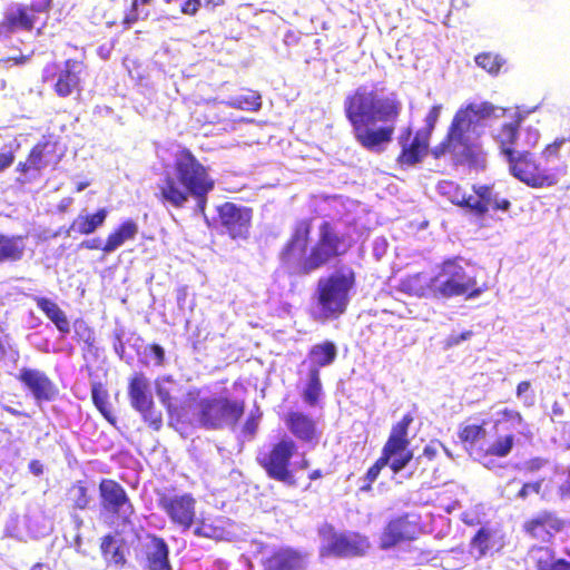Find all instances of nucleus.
<instances>
[{"mask_svg": "<svg viewBox=\"0 0 570 570\" xmlns=\"http://www.w3.org/2000/svg\"><path fill=\"white\" fill-rule=\"evenodd\" d=\"M193 407V416L205 428L233 426L244 413V405L224 396H202Z\"/></svg>", "mask_w": 570, "mask_h": 570, "instance_id": "0eeeda50", "label": "nucleus"}, {"mask_svg": "<svg viewBox=\"0 0 570 570\" xmlns=\"http://www.w3.org/2000/svg\"><path fill=\"white\" fill-rule=\"evenodd\" d=\"M441 110V105L432 107V109L429 111L425 118V130L417 131L413 138L411 137V130H407L400 137L402 153L399 156V163L401 165H414L419 163L422 159V157L426 154L429 136L439 120Z\"/></svg>", "mask_w": 570, "mask_h": 570, "instance_id": "9d476101", "label": "nucleus"}, {"mask_svg": "<svg viewBox=\"0 0 570 570\" xmlns=\"http://www.w3.org/2000/svg\"><path fill=\"white\" fill-rule=\"evenodd\" d=\"M539 138L540 134L538 129L529 127L525 129V140L523 142V146L528 148L533 147L539 141Z\"/></svg>", "mask_w": 570, "mask_h": 570, "instance_id": "6e6d98bb", "label": "nucleus"}, {"mask_svg": "<svg viewBox=\"0 0 570 570\" xmlns=\"http://www.w3.org/2000/svg\"><path fill=\"white\" fill-rule=\"evenodd\" d=\"M514 444V435L512 433L505 435H499L493 441H485L482 449L490 454H494L498 458H505L511 452Z\"/></svg>", "mask_w": 570, "mask_h": 570, "instance_id": "4c0bfd02", "label": "nucleus"}, {"mask_svg": "<svg viewBox=\"0 0 570 570\" xmlns=\"http://www.w3.org/2000/svg\"><path fill=\"white\" fill-rule=\"evenodd\" d=\"M475 62L490 73H497L502 65L501 58L492 53H481L476 56Z\"/></svg>", "mask_w": 570, "mask_h": 570, "instance_id": "49530a36", "label": "nucleus"}, {"mask_svg": "<svg viewBox=\"0 0 570 570\" xmlns=\"http://www.w3.org/2000/svg\"><path fill=\"white\" fill-rule=\"evenodd\" d=\"M91 396L97 409L104 414L105 417L110 420L108 393L101 384H94L91 389Z\"/></svg>", "mask_w": 570, "mask_h": 570, "instance_id": "79ce46f5", "label": "nucleus"}, {"mask_svg": "<svg viewBox=\"0 0 570 570\" xmlns=\"http://www.w3.org/2000/svg\"><path fill=\"white\" fill-rule=\"evenodd\" d=\"M414 535V527L405 519V518H399L395 520H392L383 535H382V547L387 549L396 543H399L402 540H410Z\"/></svg>", "mask_w": 570, "mask_h": 570, "instance_id": "cd10ccee", "label": "nucleus"}, {"mask_svg": "<svg viewBox=\"0 0 570 570\" xmlns=\"http://www.w3.org/2000/svg\"><path fill=\"white\" fill-rule=\"evenodd\" d=\"M337 355V348L333 342H323L314 345L308 353L309 370L320 372L321 367L331 365Z\"/></svg>", "mask_w": 570, "mask_h": 570, "instance_id": "c756f323", "label": "nucleus"}, {"mask_svg": "<svg viewBox=\"0 0 570 570\" xmlns=\"http://www.w3.org/2000/svg\"><path fill=\"white\" fill-rule=\"evenodd\" d=\"M38 308L56 325L57 330L65 337L70 332V323L66 313L58 306L56 302L47 297L33 296Z\"/></svg>", "mask_w": 570, "mask_h": 570, "instance_id": "c85d7f7f", "label": "nucleus"}, {"mask_svg": "<svg viewBox=\"0 0 570 570\" xmlns=\"http://www.w3.org/2000/svg\"><path fill=\"white\" fill-rule=\"evenodd\" d=\"M69 500L73 502L75 507L78 509H85L89 504V497L87 494V489L81 484H73L69 490Z\"/></svg>", "mask_w": 570, "mask_h": 570, "instance_id": "de8ad7c7", "label": "nucleus"}, {"mask_svg": "<svg viewBox=\"0 0 570 570\" xmlns=\"http://www.w3.org/2000/svg\"><path fill=\"white\" fill-rule=\"evenodd\" d=\"M321 395L322 384L320 380V372L316 370H308L307 383L303 391V400L308 405L314 406Z\"/></svg>", "mask_w": 570, "mask_h": 570, "instance_id": "ea45409f", "label": "nucleus"}, {"mask_svg": "<svg viewBox=\"0 0 570 570\" xmlns=\"http://www.w3.org/2000/svg\"><path fill=\"white\" fill-rule=\"evenodd\" d=\"M86 69L82 61L67 59L62 63L47 65L42 71V79L51 86L57 96L65 98L81 90Z\"/></svg>", "mask_w": 570, "mask_h": 570, "instance_id": "6e6552de", "label": "nucleus"}, {"mask_svg": "<svg viewBox=\"0 0 570 570\" xmlns=\"http://www.w3.org/2000/svg\"><path fill=\"white\" fill-rule=\"evenodd\" d=\"M214 186L209 168L189 150L181 149L157 183L156 197L163 205L175 208H183L189 198H194L199 209L204 210L207 195Z\"/></svg>", "mask_w": 570, "mask_h": 570, "instance_id": "7ed1b4c3", "label": "nucleus"}, {"mask_svg": "<svg viewBox=\"0 0 570 570\" xmlns=\"http://www.w3.org/2000/svg\"><path fill=\"white\" fill-rule=\"evenodd\" d=\"M99 490L104 509L127 521L134 508L124 488L116 481L102 480Z\"/></svg>", "mask_w": 570, "mask_h": 570, "instance_id": "2eb2a0df", "label": "nucleus"}, {"mask_svg": "<svg viewBox=\"0 0 570 570\" xmlns=\"http://www.w3.org/2000/svg\"><path fill=\"white\" fill-rule=\"evenodd\" d=\"M561 527L562 522L550 513H542L525 524L527 531L542 541L549 540Z\"/></svg>", "mask_w": 570, "mask_h": 570, "instance_id": "a878e982", "label": "nucleus"}, {"mask_svg": "<svg viewBox=\"0 0 570 570\" xmlns=\"http://www.w3.org/2000/svg\"><path fill=\"white\" fill-rule=\"evenodd\" d=\"M563 141H554L553 144L549 145L544 151H543V155L547 156V157H550V156H556L558 155L559 153V149L561 147Z\"/></svg>", "mask_w": 570, "mask_h": 570, "instance_id": "69168bd1", "label": "nucleus"}, {"mask_svg": "<svg viewBox=\"0 0 570 570\" xmlns=\"http://www.w3.org/2000/svg\"><path fill=\"white\" fill-rule=\"evenodd\" d=\"M382 455L386 458V463L394 473L401 471L412 459V453L407 450V445L392 449L391 451H387V446H384Z\"/></svg>", "mask_w": 570, "mask_h": 570, "instance_id": "e433bc0d", "label": "nucleus"}, {"mask_svg": "<svg viewBox=\"0 0 570 570\" xmlns=\"http://www.w3.org/2000/svg\"><path fill=\"white\" fill-rule=\"evenodd\" d=\"M540 489L541 482L524 483L520 489L518 497L521 499H525L529 495V493H539Z\"/></svg>", "mask_w": 570, "mask_h": 570, "instance_id": "4d7b16f0", "label": "nucleus"}, {"mask_svg": "<svg viewBox=\"0 0 570 570\" xmlns=\"http://www.w3.org/2000/svg\"><path fill=\"white\" fill-rule=\"evenodd\" d=\"M155 389L157 396L167 409L168 413L177 416L179 420L185 419V406H180V404L176 402L175 396V394L179 392V384L170 376H163L155 381Z\"/></svg>", "mask_w": 570, "mask_h": 570, "instance_id": "5701e85b", "label": "nucleus"}, {"mask_svg": "<svg viewBox=\"0 0 570 570\" xmlns=\"http://www.w3.org/2000/svg\"><path fill=\"white\" fill-rule=\"evenodd\" d=\"M517 397L525 405L532 406L534 404L535 395L531 389L530 382L523 381L517 386Z\"/></svg>", "mask_w": 570, "mask_h": 570, "instance_id": "3c124183", "label": "nucleus"}, {"mask_svg": "<svg viewBox=\"0 0 570 570\" xmlns=\"http://www.w3.org/2000/svg\"><path fill=\"white\" fill-rule=\"evenodd\" d=\"M24 250L26 238L23 236L0 235V263L19 261Z\"/></svg>", "mask_w": 570, "mask_h": 570, "instance_id": "2f4dec72", "label": "nucleus"}, {"mask_svg": "<svg viewBox=\"0 0 570 570\" xmlns=\"http://www.w3.org/2000/svg\"><path fill=\"white\" fill-rule=\"evenodd\" d=\"M460 439L464 443L470 454H474L475 450L484 446L487 441V430L483 425L466 424L460 431Z\"/></svg>", "mask_w": 570, "mask_h": 570, "instance_id": "473e14b6", "label": "nucleus"}, {"mask_svg": "<svg viewBox=\"0 0 570 570\" xmlns=\"http://www.w3.org/2000/svg\"><path fill=\"white\" fill-rule=\"evenodd\" d=\"M287 430L301 442L314 448L321 438L316 422L308 415L292 411L284 417Z\"/></svg>", "mask_w": 570, "mask_h": 570, "instance_id": "a211bd4d", "label": "nucleus"}, {"mask_svg": "<svg viewBox=\"0 0 570 570\" xmlns=\"http://www.w3.org/2000/svg\"><path fill=\"white\" fill-rule=\"evenodd\" d=\"M297 445L289 436H284L269 452L258 455V462L267 474L278 481L291 483L293 473L288 468L289 459L296 451Z\"/></svg>", "mask_w": 570, "mask_h": 570, "instance_id": "9b49d317", "label": "nucleus"}, {"mask_svg": "<svg viewBox=\"0 0 570 570\" xmlns=\"http://www.w3.org/2000/svg\"><path fill=\"white\" fill-rule=\"evenodd\" d=\"M52 147L49 144L37 145L31 150L28 160L26 161L24 170L42 169L50 165L52 158Z\"/></svg>", "mask_w": 570, "mask_h": 570, "instance_id": "c9c22d12", "label": "nucleus"}, {"mask_svg": "<svg viewBox=\"0 0 570 570\" xmlns=\"http://www.w3.org/2000/svg\"><path fill=\"white\" fill-rule=\"evenodd\" d=\"M226 105L246 111H256L261 108L262 101L261 96L257 92L249 90L245 94L230 98Z\"/></svg>", "mask_w": 570, "mask_h": 570, "instance_id": "a19ab883", "label": "nucleus"}, {"mask_svg": "<svg viewBox=\"0 0 570 570\" xmlns=\"http://www.w3.org/2000/svg\"><path fill=\"white\" fill-rule=\"evenodd\" d=\"M81 246L88 249H102L101 240L98 238L88 239L81 243Z\"/></svg>", "mask_w": 570, "mask_h": 570, "instance_id": "338daca9", "label": "nucleus"}, {"mask_svg": "<svg viewBox=\"0 0 570 570\" xmlns=\"http://www.w3.org/2000/svg\"><path fill=\"white\" fill-rule=\"evenodd\" d=\"M218 215L222 225L233 238L247 236L252 219L250 209L238 207L233 203H225L218 207Z\"/></svg>", "mask_w": 570, "mask_h": 570, "instance_id": "dca6fc26", "label": "nucleus"}, {"mask_svg": "<svg viewBox=\"0 0 570 570\" xmlns=\"http://www.w3.org/2000/svg\"><path fill=\"white\" fill-rule=\"evenodd\" d=\"M522 117L517 109H504L487 101L466 104L455 112L445 140L434 149L435 157L446 153L460 164L484 167L481 137L488 128L507 158L518 153V128Z\"/></svg>", "mask_w": 570, "mask_h": 570, "instance_id": "f257e3e1", "label": "nucleus"}, {"mask_svg": "<svg viewBox=\"0 0 570 570\" xmlns=\"http://www.w3.org/2000/svg\"><path fill=\"white\" fill-rule=\"evenodd\" d=\"M224 532L225 531L222 527L215 525L206 520H202L194 529L195 535L215 540L223 539Z\"/></svg>", "mask_w": 570, "mask_h": 570, "instance_id": "37998d69", "label": "nucleus"}, {"mask_svg": "<svg viewBox=\"0 0 570 570\" xmlns=\"http://www.w3.org/2000/svg\"><path fill=\"white\" fill-rule=\"evenodd\" d=\"M344 109L356 140L366 149L375 150L391 140L401 102L395 94L377 85H363L346 97Z\"/></svg>", "mask_w": 570, "mask_h": 570, "instance_id": "f03ea898", "label": "nucleus"}, {"mask_svg": "<svg viewBox=\"0 0 570 570\" xmlns=\"http://www.w3.org/2000/svg\"><path fill=\"white\" fill-rule=\"evenodd\" d=\"M386 458L383 455L367 470L365 475L366 483L361 487L362 491H368L371 489V484L377 479L381 470L386 466Z\"/></svg>", "mask_w": 570, "mask_h": 570, "instance_id": "8fccbe9b", "label": "nucleus"}, {"mask_svg": "<svg viewBox=\"0 0 570 570\" xmlns=\"http://www.w3.org/2000/svg\"><path fill=\"white\" fill-rule=\"evenodd\" d=\"M510 208V202L500 196L494 186L475 185L473 194L470 195L469 209L478 215L489 210H504Z\"/></svg>", "mask_w": 570, "mask_h": 570, "instance_id": "f3484780", "label": "nucleus"}, {"mask_svg": "<svg viewBox=\"0 0 570 570\" xmlns=\"http://www.w3.org/2000/svg\"><path fill=\"white\" fill-rule=\"evenodd\" d=\"M412 421V415L405 414L402 420L392 428L390 438L384 445L387 446V451H391L392 449H400L403 445H409L407 429Z\"/></svg>", "mask_w": 570, "mask_h": 570, "instance_id": "72a5a7b5", "label": "nucleus"}, {"mask_svg": "<svg viewBox=\"0 0 570 570\" xmlns=\"http://www.w3.org/2000/svg\"><path fill=\"white\" fill-rule=\"evenodd\" d=\"M508 160L511 174L531 187H550L558 183L556 174L538 166L527 153L519 150Z\"/></svg>", "mask_w": 570, "mask_h": 570, "instance_id": "ddd939ff", "label": "nucleus"}, {"mask_svg": "<svg viewBox=\"0 0 570 570\" xmlns=\"http://www.w3.org/2000/svg\"><path fill=\"white\" fill-rule=\"evenodd\" d=\"M354 287L355 273L348 266H341L332 274L321 277L315 292L314 318L335 320L344 314Z\"/></svg>", "mask_w": 570, "mask_h": 570, "instance_id": "39448f33", "label": "nucleus"}, {"mask_svg": "<svg viewBox=\"0 0 570 570\" xmlns=\"http://www.w3.org/2000/svg\"><path fill=\"white\" fill-rule=\"evenodd\" d=\"M436 298H451L468 295L478 297L482 289L476 287V279L466 272L462 261L458 258L443 262L434 274Z\"/></svg>", "mask_w": 570, "mask_h": 570, "instance_id": "423d86ee", "label": "nucleus"}, {"mask_svg": "<svg viewBox=\"0 0 570 570\" xmlns=\"http://www.w3.org/2000/svg\"><path fill=\"white\" fill-rule=\"evenodd\" d=\"M168 3H176L183 13L195 14L200 6V0H165Z\"/></svg>", "mask_w": 570, "mask_h": 570, "instance_id": "603ef678", "label": "nucleus"}, {"mask_svg": "<svg viewBox=\"0 0 570 570\" xmlns=\"http://www.w3.org/2000/svg\"><path fill=\"white\" fill-rule=\"evenodd\" d=\"M438 190L440 195L446 197L452 204L469 208L470 195L453 181L443 180L439 183Z\"/></svg>", "mask_w": 570, "mask_h": 570, "instance_id": "f704fd0d", "label": "nucleus"}, {"mask_svg": "<svg viewBox=\"0 0 570 570\" xmlns=\"http://www.w3.org/2000/svg\"><path fill=\"white\" fill-rule=\"evenodd\" d=\"M547 570H570V562L562 559H556Z\"/></svg>", "mask_w": 570, "mask_h": 570, "instance_id": "0e129e2a", "label": "nucleus"}, {"mask_svg": "<svg viewBox=\"0 0 570 570\" xmlns=\"http://www.w3.org/2000/svg\"><path fill=\"white\" fill-rule=\"evenodd\" d=\"M50 6V0H35L32 7L38 10H46Z\"/></svg>", "mask_w": 570, "mask_h": 570, "instance_id": "774afa93", "label": "nucleus"}, {"mask_svg": "<svg viewBox=\"0 0 570 570\" xmlns=\"http://www.w3.org/2000/svg\"><path fill=\"white\" fill-rule=\"evenodd\" d=\"M18 379L37 401H50L57 394L56 385L39 370L23 367L19 371Z\"/></svg>", "mask_w": 570, "mask_h": 570, "instance_id": "aec40b11", "label": "nucleus"}, {"mask_svg": "<svg viewBox=\"0 0 570 570\" xmlns=\"http://www.w3.org/2000/svg\"><path fill=\"white\" fill-rule=\"evenodd\" d=\"M75 338L79 342H83L89 347L95 343L94 331L82 320H76L73 322Z\"/></svg>", "mask_w": 570, "mask_h": 570, "instance_id": "a18cd8bd", "label": "nucleus"}, {"mask_svg": "<svg viewBox=\"0 0 570 570\" xmlns=\"http://www.w3.org/2000/svg\"><path fill=\"white\" fill-rule=\"evenodd\" d=\"M530 553L531 558L537 563L538 570H547V568L556 560L552 551L546 547L534 548Z\"/></svg>", "mask_w": 570, "mask_h": 570, "instance_id": "c03bdc74", "label": "nucleus"}, {"mask_svg": "<svg viewBox=\"0 0 570 570\" xmlns=\"http://www.w3.org/2000/svg\"><path fill=\"white\" fill-rule=\"evenodd\" d=\"M13 159L14 157L12 153H0V173L10 167L13 163Z\"/></svg>", "mask_w": 570, "mask_h": 570, "instance_id": "e2e57ef3", "label": "nucleus"}, {"mask_svg": "<svg viewBox=\"0 0 570 570\" xmlns=\"http://www.w3.org/2000/svg\"><path fill=\"white\" fill-rule=\"evenodd\" d=\"M400 289L409 295L425 298H436L434 291V275L417 273L403 278Z\"/></svg>", "mask_w": 570, "mask_h": 570, "instance_id": "393cba45", "label": "nucleus"}, {"mask_svg": "<svg viewBox=\"0 0 570 570\" xmlns=\"http://www.w3.org/2000/svg\"><path fill=\"white\" fill-rule=\"evenodd\" d=\"M441 446L442 445L439 442H430L424 446L422 456L429 461L433 460Z\"/></svg>", "mask_w": 570, "mask_h": 570, "instance_id": "13d9d810", "label": "nucleus"}, {"mask_svg": "<svg viewBox=\"0 0 570 570\" xmlns=\"http://www.w3.org/2000/svg\"><path fill=\"white\" fill-rule=\"evenodd\" d=\"M115 544L116 542L111 537H106L101 542V551L106 559L118 564L124 561V557Z\"/></svg>", "mask_w": 570, "mask_h": 570, "instance_id": "09e8293b", "label": "nucleus"}, {"mask_svg": "<svg viewBox=\"0 0 570 570\" xmlns=\"http://www.w3.org/2000/svg\"><path fill=\"white\" fill-rule=\"evenodd\" d=\"M311 223L306 219L296 224L292 238L282 252V262L292 274L304 275L322 267L331 258L343 254L350 246L340 237L334 227L324 222L318 227V239L307 253Z\"/></svg>", "mask_w": 570, "mask_h": 570, "instance_id": "20e7f679", "label": "nucleus"}, {"mask_svg": "<svg viewBox=\"0 0 570 570\" xmlns=\"http://www.w3.org/2000/svg\"><path fill=\"white\" fill-rule=\"evenodd\" d=\"M505 544L504 534L498 527L485 525L479 529L470 543V553L481 559L488 553L500 551Z\"/></svg>", "mask_w": 570, "mask_h": 570, "instance_id": "6ab92c4d", "label": "nucleus"}, {"mask_svg": "<svg viewBox=\"0 0 570 570\" xmlns=\"http://www.w3.org/2000/svg\"><path fill=\"white\" fill-rule=\"evenodd\" d=\"M159 504L170 521L178 525L183 532L189 530L194 524L196 500L191 494H166L160 498Z\"/></svg>", "mask_w": 570, "mask_h": 570, "instance_id": "4468645a", "label": "nucleus"}, {"mask_svg": "<svg viewBox=\"0 0 570 570\" xmlns=\"http://www.w3.org/2000/svg\"><path fill=\"white\" fill-rule=\"evenodd\" d=\"M108 216L106 208H100L95 214H80L78 215L69 228L66 229L65 234L69 237L71 233H78L81 235H89L101 227Z\"/></svg>", "mask_w": 570, "mask_h": 570, "instance_id": "bb28decb", "label": "nucleus"}, {"mask_svg": "<svg viewBox=\"0 0 570 570\" xmlns=\"http://www.w3.org/2000/svg\"><path fill=\"white\" fill-rule=\"evenodd\" d=\"M472 456L488 469H493L495 466V455L488 453L482 448L476 449L475 453L472 454Z\"/></svg>", "mask_w": 570, "mask_h": 570, "instance_id": "864d4df0", "label": "nucleus"}, {"mask_svg": "<svg viewBox=\"0 0 570 570\" xmlns=\"http://www.w3.org/2000/svg\"><path fill=\"white\" fill-rule=\"evenodd\" d=\"M196 396H199V393L195 394L193 392H189L187 393L184 402L180 404V406H185V419L187 417L188 411L193 412V407H190L189 405H195V403L200 399Z\"/></svg>", "mask_w": 570, "mask_h": 570, "instance_id": "bf43d9fd", "label": "nucleus"}, {"mask_svg": "<svg viewBox=\"0 0 570 570\" xmlns=\"http://www.w3.org/2000/svg\"><path fill=\"white\" fill-rule=\"evenodd\" d=\"M138 234V225L134 220L124 222L111 233L102 247L105 253H112L122 246L127 240H132Z\"/></svg>", "mask_w": 570, "mask_h": 570, "instance_id": "7c9ffc66", "label": "nucleus"}, {"mask_svg": "<svg viewBox=\"0 0 570 570\" xmlns=\"http://www.w3.org/2000/svg\"><path fill=\"white\" fill-rule=\"evenodd\" d=\"M146 570H173L169 563V548L164 539L150 537L145 546Z\"/></svg>", "mask_w": 570, "mask_h": 570, "instance_id": "b1692460", "label": "nucleus"}, {"mask_svg": "<svg viewBox=\"0 0 570 570\" xmlns=\"http://www.w3.org/2000/svg\"><path fill=\"white\" fill-rule=\"evenodd\" d=\"M150 351H151V356L155 360L156 364L161 365L164 362V358H165L164 348L161 346L155 344L150 347Z\"/></svg>", "mask_w": 570, "mask_h": 570, "instance_id": "052dcab7", "label": "nucleus"}, {"mask_svg": "<svg viewBox=\"0 0 570 570\" xmlns=\"http://www.w3.org/2000/svg\"><path fill=\"white\" fill-rule=\"evenodd\" d=\"M258 420H259V415L258 416L250 415V417L247 419V421L244 425V432L247 434H250V435L254 434L257 429V425H258Z\"/></svg>", "mask_w": 570, "mask_h": 570, "instance_id": "680f3d73", "label": "nucleus"}, {"mask_svg": "<svg viewBox=\"0 0 570 570\" xmlns=\"http://www.w3.org/2000/svg\"><path fill=\"white\" fill-rule=\"evenodd\" d=\"M471 336H472V332L471 331H465V332H463L461 334H451L446 338L445 345H446V347L456 346V345L461 344L463 341L469 340Z\"/></svg>", "mask_w": 570, "mask_h": 570, "instance_id": "5fc2aeb1", "label": "nucleus"}, {"mask_svg": "<svg viewBox=\"0 0 570 570\" xmlns=\"http://www.w3.org/2000/svg\"><path fill=\"white\" fill-rule=\"evenodd\" d=\"M265 570H304V556L292 548L273 550L263 561Z\"/></svg>", "mask_w": 570, "mask_h": 570, "instance_id": "4be33fe9", "label": "nucleus"}, {"mask_svg": "<svg viewBox=\"0 0 570 570\" xmlns=\"http://www.w3.org/2000/svg\"><path fill=\"white\" fill-rule=\"evenodd\" d=\"M320 535L323 556L354 557L363 554L368 548V542L365 538L356 533H336L327 524L320 529Z\"/></svg>", "mask_w": 570, "mask_h": 570, "instance_id": "f8f14e48", "label": "nucleus"}, {"mask_svg": "<svg viewBox=\"0 0 570 570\" xmlns=\"http://www.w3.org/2000/svg\"><path fill=\"white\" fill-rule=\"evenodd\" d=\"M502 415H503V420H499L498 423H497V426H499L500 424L502 423H507L508 424V429L517 432L518 434H521L525 438H530L531 436V429L530 426L528 425V423H525L521 416V414L514 410H508L505 409L503 412H502Z\"/></svg>", "mask_w": 570, "mask_h": 570, "instance_id": "58836bf2", "label": "nucleus"}, {"mask_svg": "<svg viewBox=\"0 0 570 570\" xmlns=\"http://www.w3.org/2000/svg\"><path fill=\"white\" fill-rule=\"evenodd\" d=\"M33 22L32 9L13 3L6 10L3 21L0 24V36L7 37L18 30H30L33 27Z\"/></svg>", "mask_w": 570, "mask_h": 570, "instance_id": "412c9836", "label": "nucleus"}, {"mask_svg": "<svg viewBox=\"0 0 570 570\" xmlns=\"http://www.w3.org/2000/svg\"><path fill=\"white\" fill-rule=\"evenodd\" d=\"M128 394L131 406L141 414L150 428L158 431L163 425V414L155 406L148 379L142 374H136L130 380Z\"/></svg>", "mask_w": 570, "mask_h": 570, "instance_id": "1a4fd4ad", "label": "nucleus"}]
</instances>
